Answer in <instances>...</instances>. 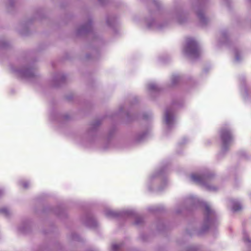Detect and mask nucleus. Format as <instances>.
I'll return each mask as SVG.
<instances>
[{
  "instance_id": "obj_18",
  "label": "nucleus",
  "mask_w": 251,
  "mask_h": 251,
  "mask_svg": "<svg viewBox=\"0 0 251 251\" xmlns=\"http://www.w3.org/2000/svg\"><path fill=\"white\" fill-rule=\"evenodd\" d=\"M172 79L173 83H175V81H176L178 79V77L177 76H174Z\"/></svg>"
},
{
  "instance_id": "obj_12",
  "label": "nucleus",
  "mask_w": 251,
  "mask_h": 251,
  "mask_svg": "<svg viewBox=\"0 0 251 251\" xmlns=\"http://www.w3.org/2000/svg\"><path fill=\"white\" fill-rule=\"evenodd\" d=\"M188 200H189V201L192 202L193 203H195L196 202V201H198V200L197 198H196L193 196L190 197L188 198Z\"/></svg>"
},
{
  "instance_id": "obj_10",
  "label": "nucleus",
  "mask_w": 251,
  "mask_h": 251,
  "mask_svg": "<svg viewBox=\"0 0 251 251\" xmlns=\"http://www.w3.org/2000/svg\"><path fill=\"white\" fill-rule=\"evenodd\" d=\"M197 14H198V16L199 17L201 22L202 24H204L205 23V21L206 20V18L204 15V14L201 12H198Z\"/></svg>"
},
{
  "instance_id": "obj_8",
  "label": "nucleus",
  "mask_w": 251,
  "mask_h": 251,
  "mask_svg": "<svg viewBox=\"0 0 251 251\" xmlns=\"http://www.w3.org/2000/svg\"><path fill=\"white\" fill-rule=\"evenodd\" d=\"M105 214L109 217H115L118 215L117 212L110 209L105 210Z\"/></svg>"
},
{
  "instance_id": "obj_7",
  "label": "nucleus",
  "mask_w": 251,
  "mask_h": 251,
  "mask_svg": "<svg viewBox=\"0 0 251 251\" xmlns=\"http://www.w3.org/2000/svg\"><path fill=\"white\" fill-rule=\"evenodd\" d=\"M229 205L233 211H238L241 209L242 206L237 201L231 200L229 202Z\"/></svg>"
},
{
  "instance_id": "obj_1",
  "label": "nucleus",
  "mask_w": 251,
  "mask_h": 251,
  "mask_svg": "<svg viewBox=\"0 0 251 251\" xmlns=\"http://www.w3.org/2000/svg\"><path fill=\"white\" fill-rule=\"evenodd\" d=\"M185 53L192 58L197 57L200 53V49L197 42L192 38H188L184 48Z\"/></svg>"
},
{
  "instance_id": "obj_4",
  "label": "nucleus",
  "mask_w": 251,
  "mask_h": 251,
  "mask_svg": "<svg viewBox=\"0 0 251 251\" xmlns=\"http://www.w3.org/2000/svg\"><path fill=\"white\" fill-rule=\"evenodd\" d=\"M204 211L206 215V222L209 223L210 225L213 223V219L215 217V212L211 208L210 205L207 203L203 204Z\"/></svg>"
},
{
  "instance_id": "obj_9",
  "label": "nucleus",
  "mask_w": 251,
  "mask_h": 251,
  "mask_svg": "<svg viewBox=\"0 0 251 251\" xmlns=\"http://www.w3.org/2000/svg\"><path fill=\"white\" fill-rule=\"evenodd\" d=\"M148 88L151 91H157L158 90V86L154 82H151L148 84Z\"/></svg>"
},
{
  "instance_id": "obj_6",
  "label": "nucleus",
  "mask_w": 251,
  "mask_h": 251,
  "mask_svg": "<svg viewBox=\"0 0 251 251\" xmlns=\"http://www.w3.org/2000/svg\"><path fill=\"white\" fill-rule=\"evenodd\" d=\"M191 178L194 182L204 183L208 179L209 176H202L199 174H192Z\"/></svg>"
},
{
  "instance_id": "obj_13",
  "label": "nucleus",
  "mask_w": 251,
  "mask_h": 251,
  "mask_svg": "<svg viewBox=\"0 0 251 251\" xmlns=\"http://www.w3.org/2000/svg\"><path fill=\"white\" fill-rule=\"evenodd\" d=\"M0 211L5 215H8L9 214V210L6 208H3L0 210Z\"/></svg>"
},
{
  "instance_id": "obj_14",
  "label": "nucleus",
  "mask_w": 251,
  "mask_h": 251,
  "mask_svg": "<svg viewBox=\"0 0 251 251\" xmlns=\"http://www.w3.org/2000/svg\"><path fill=\"white\" fill-rule=\"evenodd\" d=\"M112 248L114 251H117L119 248V245L118 244H113L112 246Z\"/></svg>"
},
{
  "instance_id": "obj_16",
  "label": "nucleus",
  "mask_w": 251,
  "mask_h": 251,
  "mask_svg": "<svg viewBox=\"0 0 251 251\" xmlns=\"http://www.w3.org/2000/svg\"><path fill=\"white\" fill-rule=\"evenodd\" d=\"M22 185H23V187L26 188L28 187V183L27 182H23L22 183Z\"/></svg>"
},
{
  "instance_id": "obj_19",
  "label": "nucleus",
  "mask_w": 251,
  "mask_h": 251,
  "mask_svg": "<svg viewBox=\"0 0 251 251\" xmlns=\"http://www.w3.org/2000/svg\"><path fill=\"white\" fill-rule=\"evenodd\" d=\"M148 26H149V27H151V25H150Z\"/></svg>"
},
{
  "instance_id": "obj_11",
  "label": "nucleus",
  "mask_w": 251,
  "mask_h": 251,
  "mask_svg": "<svg viewBox=\"0 0 251 251\" xmlns=\"http://www.w3.org/2000/svg\"><path fill=\"white\" fill-rule=\"evenodd\" d=\"M240 53L238 51H236L235 52V59L236 61H239L240 60Z\"/></svg>"
},
{
  "instance_id": "obj_5",
  "label": "nucleus",
  "mask_w": 251,
  "mask_h": 251,
  "mask_svg": "<svg viewBox=\"0 0 251 251\" xmlns=\"http://www.w3.org/2000/svg\"><path fill=\"white\" fill-rule=\"evenodd\" d=\"M17 75L24 78H29L33 75L32 71L30 69H24L22 70H13Z\"/></svg>"
},
{
  "instance_id": "obj_2",
  "label": "nucleus",
  "mask_w": 251,
  "mask_h": 251,
  "mask_svg": "<svg viewBox=\"0 0 251 251\" xmlns=\"http://www.w3.org/2000/svg\"><path fill=\"white\" fill-rule=\"evenodd\" d=\"M221 138L222 141V150L225 151L231 143L233 137L229 130L223 129L221 132Z\"/></svg>"
},
{
  "instance_id": "obj_15",
  "label": "nucleus",
  "mask_w": 251,
  "mask_h": 251,
  "mask_svg": "<svg viewBox=\"0 0 251 251\" xmlns=\"http://www.w3.org/2000/svg\"><path fill=\"white\" fill-rule=\"evenodd\" d=\"M207 187L208 189L210 190L215 191V190H217V188L215 186H207Z\"/></svg>"
},
{
  "instance_id": "obj_3",
  "label": "nucleus",
  "mask_w": 251,
  "mask_h": 251,
  "mask_svg": "<svg viewBox=\"0 0 251 251\" xmlns=\"http://www.w3.org/2000/svg\"><path fill=\"white\" fill-rule=\"evenodd\" d=\"M166 125L169 127H171L175 123L174 112L172 108H168L166 110L164 117Z\"/></svg>"
},
{
  "instance_id": "obj_17",
  "label": "nucleus",
  "mask_w": 251,
  "mask_h": 251,
  "mask_svg": "<svg viewBox=\"0 0 251 251\" xmlns=\"http://www.w3.org/2000/svg\"><path fill=\"white\" fill-rule=\"evenodd\" d=\"M244 240L245 242H250V240H249V239L248 238V237L247 236V235H245L244 237Z\"/></svg>"
}]
</instances>
